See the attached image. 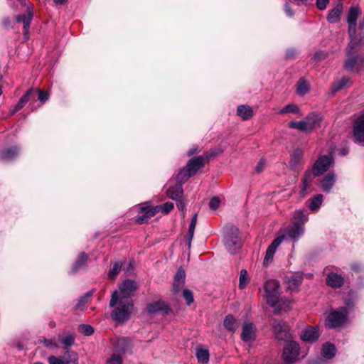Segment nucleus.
Instances as JSON below:
<instances>
[{
	"label": "nucleus",
	"mask_w": 364,
	"mask_h": 364,
	"mask_svg": "<svg viewBox=\"0 0 364 364\" xmlns=\"http://www.w3.org/2000/svg\"><path fill=\"white\" fill-rule=\"evenodd\" d=\"M323 196L321 194H317L309 199V208L311 211H316L323 202Z\"/></svg>",
	"instance_id": "nucleus-36"
},
{
	"label": "nucleus",
	"mask_w": 364,
	"mask_h": 364,
	"mask_svg": "<svg viewBox=\"0 0 364 364\" xmlns=\"http://www.w3.org/2000/svg\"><path fill=\"white\" fill-rule=\"evenodd\" d=\"M328 4L329 0H316V1L317 8L321 11L326 9Z\"/></svg>",
	"instance_id": "nucleus-58"
},
{
	"label": "nucleus",
	"mask_w": 364,
	"mask_h": 364,
	"mask_svg": "<svg viewBox=\"0 0 364 364\" xmlns=\"http://www.w3.org/2000/svg\"><path fill=\"white\" fill-rule=\"evenodd\" d=\"M48 363L49 364H78V355L74 351L67 350L60 357L50 356Z\"/></svg>",
	"instance_id": "nucleus-9"
},
{
	"label": "nucleus",
	"mask_w": 364,
	"mask_h": 364,
	"mask_svg": "<svg viewBox=\"0 0 364 364\" xmlns=\"http://www.w3.org/2000/svg\"><path fill=\"white\" fill-rule=\"evenodd\" d=\"M264 165V161L263 160H260L258 162V164L256 166V167H255L256 171L258 172V173L261 172L263 170Z\"/></svg>",
	"instance_id": "nucleus-64"
},
{
	"label": "nucleus",
	"mask_w": 364,
	"mask_h": 364,
	"mask_svg": "<svg viewBox=\"0 0 364 364\" xmlns=\"http://www.w3.org/2000/svg\"><path fill=\"white\" fill-rule=\"evenodd\" d=\"M140 212L142 215L136 218V223L141 225L146 223L149 219L154 216L158 213V208L142 205L140 208Z\"/></svg>",
	"instance_id": "nucleus-15"
},
{
	"label": "nucleus",
	"mask_w": 364,
	"mask_h": 364,
	"mask_svg": "<svg viewBox=\"0 0 364 364\" xmlns=\"http://www.w3.org/2000/svg\"><path fill=\"white\" fill-rule=\"evenodd\" d=\"M205 161L203 156H199L191 159L186 166L191 176L195 175L197 171L204 166Z\"/></svg>",
	"instance_id": "nucleus-20"
},
{
	"label": "nucleus",
	"mask_w": 364,
	"mask_h": 364,
	"mask_svg": "<svg viewBox=\"0 0 364 364\" xmlns=\"http://www.w3.org/2000/svg\"><path fill=\"white\" fill-rule=\"evenodd\" d=\"M303 228L300 224H298V223H294L284 231H279L277 237L274 239V252L276 251V247L282 242L286 237H289L291 239H296L303 233Z\"/></svg>",
	"instance_id": "nucleus-6"
},
{
	"label": "nucleus",
	"mask_w": 364,
	"mask_h": 364,
	"mask_svg": "<svg viewBox=\"0 0 364 364\" xmlns=\"http://www.w3.org/2000/svg\"><path fill=\"white\" fill-rule=\"evenodd\" d=\"M220 204V198L218 197H213L209 203V207L211 210H215L218 208Z\"/></svg>",
	"instance_id": "nucleus-54"
},
{
	"label": "nucleus",
	"mask_w": 364,
	"mask_h": 364,
	"mask_svg": "<svg viewBox=\"0 0 364 364\" xmlns=\"http://www.w3.org/2000/svg\"><path fill=\"white\" fill-rule=\"evenodd\" d=\"M296 93L299 96H304L310 91L309 82L304 78H300L296 85Z\"/></svg>",
	"instance_id": "nucleus-33"
},
{
	"label": "nucleus",
	"mask_w": 364,
	"mask_h": 364,
	"mask_svg": "<svg viewBox=\"0 0 364 364\" xmlns=\"http://www.w3.org/2000/svg\"><path fill=\"white\" fill-rule=\"evenodd\" d=\"M33 93V89L28 90L26 92V93L20 98L18 103L15 106L14 109L12 112V114H14L15 112H16L17 111H18L19 109L23 108L25 106V105L28 102V101L30 100Z\"/></svg>",
	"instance_id": "nucleus-35"
},
{
	"label": "nucleus",
	"mask_w": 364,
	"mask_h": 364,
	"mask_svg": "<svg viewBox=\"0 0 364 364\" xmlns=\"http://www.w3.org/2000/svg\"><path fill=\"white\" fill-rule=\"evenodd\" d=\"M196 355L200 363H207L209 360V352L207 349L198 348Z\"/></svg>",
	"instance_id": "nucleus-41"
},
{
	"label": "nucleus",
	"mask_w": 364,
	"mask_h": 364,
	"mask_svg": "<svg viewBox=\"0 0 364 364\" xmlns=\"http://www.w3.org/2000/svg\"><path fill=\"white\" fill-rule=\"evenodd\" d=\"M358 41L352 38L346 48L347 58L344 63V69L353 73H359L364 69V50H357Z\"/></svg>",
	"instance_id": "nucleus-2"
},
{
	"label": "nucleus",
	"mask_w": 364,
	"mask_h": 364,
	"mask_svg": "<svg viewBox=\"0 0 364 364\" xmlns=\"http://www.w3.org/2000/svg\"><path fill=\"white\" fill-rule=\"evenodd\" d=\"M294 217L295 220H296V223H298V224H304L306 221L308 220V216L303 210H296L294 213Z\"/></svg>",
	"instance_id": "nucleus-46"
},
{
	"label": "nucleus",
	"mask_w": 364,
	"mask_h": 364,
	"mask_svg": "<svg viewBox=\"0 0 364 364\" xmlns=\"http://www.w3.org/2000/svg\"><path fill=\"white\" fill-rule=\"evenodd\" d=\"M347 318V309L340 307L329 312L325 319V326L328 328H340L346 322Z\"/></svg>",
	"instance_id": "nucleus-4"
},
{
	"label": "nucleus",
	"mask_w": 364,
	"mask_h": 364,
	"mask_svg": "<svg viewBox=\"0 0 364 364\" xmlns=\"http://www.w3.org/2000/svg\"><path fill=\"white\" fill-rule=\"evenodd\" d=\"M122 264L120 262H115L108 272L109 278L112 279H114L116 276L119 273L122 269Z\"/></svg>",
	"instance_id": "nucleus-45"
},
{
	"label": "nucleus",
	"mask_w": 364,
	"mask_h": 364,
	"mask_svg": "<svg viewBox=\"0 0 364 364\" xmlns=\"http://www.w3.org/2000/svg\"><path fill=\"white\" fill-rule=\"evenodd\" d=\"M79 331L85 336H90L93 333L94 330L90 325L82 324L79 326Z\"/></svg>",
	"instance_id": "nucleus-48"
},
{
	"label": "nucleus",
	"mask_w": 364,
	"mask_h": 364,
	"mask_svg": "<svg viewBox=\"0 0 364 364\" xmlns=\"http://www.w3.org/2000/svg\"><path fill=\"white\" fill-rule=\"evenodd\" d=\"M320 332L318 326H307L300 333V338L304 342L314 343L318 340Z\"/></svg>",
	"instance_id": "nucleus-13"
},
{
	"label": "nucleus",
	"mask_w": 364,
	"mask_h": 364,
	"mask_svg": "<svg viewBox=\"0 0 364 364\" xmlns=\"http://www.w3.org/2000/svg\"><path fill=\"white\" fill-rule=\"evenodd\" d=\"M299 113L300 109L299 107L295 104H289L285 106L283 109L279 111L280 114L284 113Z\"/></svg>",
	"instance_id": "nucleus-47"
},
{
	"label": "nucleus",
	"mask_w": 364,
	"mask_h": 364,
	"mask_svg": "<svg viewBox=\"0 0 364 364\" xmlns=\"http://www.w3.org/2000/svg\"><path fill=\"white\" fill-rule=\"evenodd\" d=\"M345 304H346V306H344V307L347 309L348 312V310H353L355 308V303L350 299H346Z\"/></svg>",
	"instance_id": "nucleus-59"
},
{
	"label": "nucleus",
	"mask_w": 364,
	"mask_h": 364,
	"mask_svg": "<svg viewBox=\"0 0 364 364\" xmlns=\"http://www.w3.org/2000/svg\"><path fill=\"white\" fill-rule=\"evenodd\" d=\"M304 120L309 131L312 132L314 129L321 126L322 117L318 114L311 113L304 119Z\"/></svg>",
	"instance_id": "nucleus-27"
},
{
	"label": "nucleus",
	"mask_w": 364,
	"mask_h": 364,
	"mask_svg": "<svg viewBox=\"0 0 364 364\" xmlns=\"http://www.w3.org/2000/svg\"><path fill=\"white\" fill-rule=\"evenodd\" d=\"M87 256L85 253L82 252L81 253L76 262H75V264H73V268H72V272L73 273H75L76 272H77L79 269H82V267H84L87 263Z\"/></svg>",
	"instance_id": "nucleus-37"
},
{
	"label": "nucleus",
	"mask_w": 364,
	"mask_h": 364,
	"mask_svg": "<svg viewBox=\"0 0 364 364\" xmlns=\"http://www.w3.org/2000/svg\"><path fill=\"white\" fill-rule=\"evenodd\" d=\"M224 241L226 249L231 255L237 254L242 247L240 232L234 225L227 226Z\"/></svg>",
	"instance_id": "nucleus-3"
},
{
	"label": "nucleus",
	"mask_w": 364,
	"mask_h": 364,
	"mask_svg": "<svg viewBox=\"0 0 364 364\" xmlns=\"http://www.w3.org/2000/svg\"><path fill=\"white\" fill-rule=\"evenodd\" d=\"M326 283L328 287L338 289L344 284V278L338 274L331 272L327 275Z\"/></svg>",
	"instance_id": "nucleus-22"
},
{
	"label": "nucleus",
	"mask_w": 364,
	"mask_h": 364,
	"mask_svg": "<svg viewBox=\"0 0 364 364\" xmlns=\"http://www.w3.org/2000/svg\"><path fill=\"white\" fill-rule=\"evenodd\" d=\"M191 176V173H189L188 168L186 167L183 168L177 175L176 179L177 183L180 184H183L185 183Z\"/></svg>",
	"instance_id": "nucleus-44"
},
{
	"label": "nucleus",
	"mask_w": 364,
	"mask_h": 364,
	"mask_svg": "<svg viewBox=\"0 0 364 364\" xmlns=\"http://www.w3.org/2000/svg\"><path fill=\"white\" fill-rule=\"evenodd\" d=\"M273 262V242H271L266 252V255L263 261V266L267 267Z\"/></svg>",
	"instance_id": "nucleus-42"
},
{
	"label": "nucleus",
	"mask_w": 364,
	"mask_h": 364,
	"mask_svg": "<svg viewBox=\"0 0 364 364\" xmlns=\"http://www.w3.org/2000/svg\"><path fill=\"white\" fill-rule=\"evenodd\" d=\"M289 127L301 132H310L304 119L301 121H291L289 123Z\"/></svg>",
	"instance_id": "nucleus-39"
},
{
	"label": "nucleus",
	"mask_w": 364,
	"mask_h": 364,
	"mask_svg": "<svg viewBox=\"0 0 364 364\" xmlns=\"http://www.w3.org/2000/svg\"><path fill=\"white\" fill-rule=\"evenodd\" d=\"M158 208V212L161 210L164 214L168 213L173 208V203L171 202H166L162 205L156 206Z\"/></svg>",
	"instance_id": "nucleus-51"
},
{
	"label": "nucleus",
	"mask_w": 364,
	"mask_h": 364,
	"mask_svg": "<svg viewBox=\"0 0 364 364\" xmlns=\"http://www.w3.org/2000/svg\"><path fill=\"white\" fill-rule=\"evenodd\" d=\"M20 148L18 146H11L4 149L0 152L1 161H11L18 155Z\"/></svg>",
	"instance_id": "nucleus-25"
},
{
	"label": "nucleus",
	"mask_w": 364,
	"mask_h": 364,
	"mask_svg": "<svg viewBox=\"0 0 364 364\" xmlns=\"http://www.w3.org/2000/svg\"><path fill=\"white\" fill-rule=\"evenodd\" d=\"M328 55V53L325 51H318L314 54V58L316 60L321 61L327 58Z\"/></svg>",
	"instance_id": "nucleus-57"
},
{
	"label": "nucleus",
	"mask_w": 364,
	"mask_h": 364,
	"mask_svg": "<svg viewBox=\"0 0 364 364\" xmlns=\"http://www.w3.org/2000/svg\"><path fill=\"white\" fill-rule=\"evenodd\" d=\"M318 176L314 175L313 171H306L302 179L301 193L303 196L306 195L311 191V186L315 177Z\"/></svg>",
	"instance_id": "nucleus-21"
},
{
	"label": "nucleus",
	"mask_w": 364,
	"mask_h": 364,
	"mask_svg": "<svg viewBox=\"0 0 364 364\" xmlns=\"http://www.w3.org/2000/svg\"><path fill=\"white\" fill-rule=\"evenodd\" d=\"M107 364H122V358L119 355L114 354L107 360Z\"/></svg>",
	"instance_id": "nucleus-53"
},
{
	"label": "nucleus",
	"mask_w": 364,
	"mask_h": 364,
	"mask_svg": "<svg viewBox=\"0 0 364 364\" xmlns=\"http://www.w3.org/2000/svg\"><path fill=\"white\" fill-rule=\"evenodd\" d=\"M194 231L195 230H188V235H187V244L189 247H191V241H192V239L194 235Z\"/></svg>",
	"instance_id": "nucleus-62"
},
{
	"label": "nucleus",
	"mask_w": 364,
	"mask_h": 364,
	"mask_svg": "<svg viewBox=\"0 0 364 364\" xmlns=\"http://www.w3.org/2000/svg\"><path fill=\"white\" fill-rule=\"evenodd\" d=\"M183 296L184 299L186 301L188 305H190L193 302V291L190 289H185L183 291Z\"/></svg>",
	"instance_id": "nucleus-52"
},
{
	"label": "nucleus",
	"mask_w": 364,
	"mask_h": 364,
	"mask_svg": "<svg viewBox=\"0 0 364 364\" xmlns=\"http://www.w3.org/2000/svg\"><path fill=\"white\" fill-rule=\"evenodd\" d=\"M60 341L63 345V348L66 349L72 346L75 343V336L71 333H66L63 336H60Z\"/></svg>",
	"instance_id": "nucleus-40"
},
{
	"label": "nucleus",
	"mask_w": 364,
	"mask_h": 364,
	"mask_svg": "<svg viewBox=\"0 0 364 364\" xmlns=\"http://www.w3.org/2000/svg\"><path fill=\"white\" fill-rule=\"evenodd\" d=\"M261 296L264 299L269 306H273V282L267 280L260 290Z\"/></svg>",
	"instance_id": "nucleus-17"
},
{
	"label": "nucleus",
	"mask_w": 364,
	"mask_h": 364,
	"mask_svg": "<svg viewBox=\"0 0 364 364\" xmlns=\"http://www.w3.org/2000/svg\"><path fill=\"white\" fill-rule=\"evenodd\" d=\"M343 11V4L341 2H338L336 6L331 9L328 16L327 21L331 23H335L340 21L341 14Z\"/></svg>",
	"instance_id": "nucleus-29"
},
{
	"label": "nucleus",
	"mask_w": 364,
	"mask_h": 364,
	"mask_svg": "<svg viewBox=\"0 0 364 364\" xmlns=\"http://www.w3.org/2000/svg\"><path fill=\"white\" fill-rule=\"evenodd\" d=\"M277 284L274 282V314H284L292 309L293 301L276 293Z\"/></svg>",
	"instance_id": "nucleus-7"
},
{
	"label": "nucleus",
	"mask_w": 364,
	"mask_h": 364,
	"mask_svg": "<svg viewBox=\"0 0 364 364\" xmlns=\"http://www.w3.org/2000/svg\"><path fill=\"white\" fill-rule=\"evenodd\" d=\"M332 163V159L330 156L323 155L321 156L313 166L312 171L314 175L321 176L325 173L330 167Z\"/></svg>",
	"instance_id": "nucleus-11"
},
{
	"label": "nucleus",
	"mask_w": 364,
	"mask_h": 364,
	"mask_svg": "<svg viewBox=\"0 0 364 364\" xmlns=\"http://www.w3.org/2000/svg\"><path fill=\"white\" fill-rule=\"evenodd\" d=\"M146 310L149 314H156L158 312L167 314L170 311V309L164 302L158 301L149 304L146 306Z\"/></svg>",
	"instance_id": "nucleus-26"
},
{
	"label": "nucleus",
	"mask_w": 364,
	"mask_h": 364,
	"mask_svg": "<svg viewBox=\"0 0 364 364\" xmlns=\"http://www.w3.org/2000/svg\"><path fill=\"white\" fill-rule=\"evenodd\" d=\"M109 305L113 309L111 317L114 321L123 323L130 318L134 309L132 299H121L117 292H112Z\"/></svg>",
	"instance_id": "nucleus-1"
},
{
	"label": "nucleus",
	"mask_w": 364,
	"mask_h": 364,
	"mask_svg": "<svg viewBox=\"0 0 364 364\" xmlns=\"http://www.w3.org/2000/svg\"><path fill=\"white\" fill-rule=\"evenodd\" d=\"M353 37H355L357 38L358 45H357V50L360 51L359 49L360 44H364V35L358 38L356 36V33L355 35H353Z\"/></svg>",
	"instance_id": "nucleus-63"
},
{
	"label": "nucleus",
	"mask_w": 364,
	"mask_h": 364,
	"mask_svg": "<svg viewBox=\"0 0 364 364\" xmlns=\"http://www.w3.org/2000/svg\"><path fill=\"white\" fill-rule=\"evenodd\" d=\"M250 282V278L247 275L246 269H242L240 273L239 278V288L243 289Z\"/></svg>",
	"instance_id": "nucleus-43"
},
{
	"label": "nucleus",
	"mask_w": 364,
	"mask_h": 364,
	"mask_svg": "<svg viewBox=\"0 0 364 364\" xmlns=\"http://www.w3.org/2000/svg\"><path fill=\"white\" fill-rule=\"evenodd\" d=\"M137 284L132 279H125L119 285L117 290L113 292H117V295L121 299H132L133 293L136 290Z\"/></svg>",
	"instance_id": "nucleus-8"
},
{
	"label": "nucleus",
	"mask_w": 364,
	"mask_h": 364,
	"mask_svg": "<svg viewBox=\"0 0 364 364\" xmlns=\"http://www.w3.org/2000/svg\"><path fill=\"white\" fill-rule=\"evenodd\" d=\"M289 337V326L281 321L274 320V338L279 340H287Z\"/></svg>",
	"instance_id": "nucleus-14"
},
{
	"label": "nucleus",
	"mask_w": 364,
	"mask_h": 364,
	"mask_svg": "<svg viewBox=\"0 0 364 364\" xmlns=\"http://www.w3.org/2000/svg\"><path fill=\"white\" fill-rule=\"evenodd\" d=\"M304 164V152L299 149H295L290 154L289 166L291 169L296 170Z\"/></svg>",
	"instance_id": "nucleus-18"
},
{
	"label": "nucleus",
	"mask_w": 364,
	"mask_h": 364,
	"mask_svg": "<svg viewBox=\"0 0 364 364\" xmlns=\"http://www.w3.org/2000/svg\"><path fill=\"white\" fill-rule=\"evenodd\" d=\"M38 100H40V102L41 103H44L48 100L49 94L48 92L38 89Z\"/></svg>",
	"instance_id": "nucleus-55"
},
{
	"label": "nucleus",
	"mask_w": 364,
	"mask_h": 364,
	"mask_svg": "<svg viewBox=\"0 0 364 364\" xmlns=\"http://www.w3.org/2000/svg\"><path fill=\"white\" fill-rule=\"evenodd\" d=\"M303 279V273L299 272L287 277V289L291 291L296 290L301 284Z\"/></svg>",
	"instance_id": "nucleus-24"
},
{
	"label": "nucleus",
	"mask_w": 364,
	"mask_h": 364,
	"mask_svg": "<svg viewBox=\"0 0 364 364\" xmlns=\"http://www.w3.org/2000/svg\"><path fill=\"white\" fill-rule=\"evenodd\" d=\"M336 175L334 173H328L321 181V186L324 192H330L331 189L336 183Z\"/></svg>",
	"instance_id": "nucleus-28"
},
{
	"label": "nucleus",
	"mask_w": 364,
	"mask_h": 364,
	"mask_svg": "<svg viewBox=\"0 0 364 364\" xmlns=\"http://www.w3.org/2000/svg\"><path fill=\"white\" fill-rule=\"evenodd\" d=\"M43 344L45 345V346H46L47 348H58V345L56 343L55 339H43Z\"/></svg>",
	"instance_id": "nucleus-56"
},
{
	"label": "nucleus",
	"mask_w": 364,
	"mask_h": 364,
	"mask_svg": "<svg viewBox=\"0 0 364 364\" xmlns=\"http://www.w3.org/2000/svg\"><path fill=\"white\" fill-rule=\"evenodd\" d=\"M114 345L118 351L127 353L132 350L133 342L132 340L128 337H121L116 340Z\"/></svg>",
	"instance_id": "nucleus-19"
},
{
	"label": "nucleus",
	"mask_w": 364,
	"mask_h": 364,
	"mask_svg": "<svg viewBox=\"0 0 364 364\" xmlns=\"http://www.w3.org/2000/svg\"><path fill=\"white\" fill-rule=\"evenodd\" d=\"M186 274L183 269H179L174 277V283L173 284V291L174 293H178L180 291L181 286L185 282Z\"/></svg>",
	"instance_id": "nucleus-31"
},
{
	"label": "nucleus",
	"mask_w": 364,
	"mask_h": 364,
	"mask_svg": "<svg viewBox=\"0 0 364 364\" xmlns=\"http://www.w3.org/2000/svg\"><path fill=\"white\" fill-rule=\"evenodd\" d=\"M360 14L361 11L358 7H351L348 11L347 21L350 40L353 38V35H355L356 33L357 18Z\"/></svg>",
	"instance_id": "nucleus-12"
},
{
	"label": "nucleus",
	"mask_w": 364,
	"mask_h": 364,
	"mask_svg": "<svg viewBox=\"0 0 364 364\" xmlns=\"http://www.w3.org/2000/svg\"><path fill=\"white\" fill-rule=\"evenodd\" d=\"M336 352V346L330 343H326L323 346L322 348V355L324 358L327 359L333 358Z\"/></svg>",
	"instance_id": "nucleus-34"
},
{
	"label": "nucleus",
	"mask_w": 364,
	"mask_h": 364,
	"mask_svg": "<svg viewBox=\"0 0 364 364\" xmlns=\"http://www.w3.org/2000/svg\"><path fill=\"white\" fill-rule=\"evenodd\" d=\"M225 328L230 331H235L237 328L235 318L232 315H228L223 322Z\"/></svg>",
	"instance_id": "nucleus-38"
},
{
	"label": "nucleus",
	"mask_w": 364,
	"mask_h": 364,
	"mask_svg": "<svg viewBox=\"0 0 364 364\" xmlns=\"http://www.w3.org/2000/svg\"><path fill=\"white\" fill-rule=\"evenodd\" d=\"M196 223H197V214H195L191 219V222L190 223L188 230H195Z\"/></svg>",
	"instance_id": "nucleus-61"
},
{
	"label": "nucleus",
	"mask_w": 364,
	"mask_h": 364,
	"mask_svg": "<svg viewBox=\"0 0 364 364\" xmlns=\"http://www.w3.org/2000/svg\"><path fill=\"white\" fill-rule=\"evenodd\" d=\"M166 193L168 196L172 200L182 199L183 196L182 185L177 183L175 186L170 187Z\"/></svg>",
	"instance_id": "nucleus-30"
},
{
	"label": "nucleus",
	"mask_w": 364,
	"mask_h": 364,
	"mask_svg": "<svg viewBox=\"0 0 364 364\" xmlns=\"http://www.w3.org/2000/svg\"><path fill=\"white\" fill-rule=\"evenodd\" d=\"M176 201V205H177V208L179 210H181V212H184L185 209H186V205H185V203L183 200V198L182 199H178Z\"/></svg>",
	"instance_id": "nucleus-60"
},
{
	"label": "nucleus",
	"mask_w": 364,
	"mask_h": 364,
	"mask_svg": "<svg viewBox=\"0 0 364 364\" xmlns=\"http://www.w3.org/2000/svg\"><path fill=\"white\" fill-rule=\"evenodd\" d=\"M33 17V7L30 4L26 11V13L22 15H18L16 16V21L19 23H23V33L26 35L28 32V28L30 26V23Z\"/></svg>",
	"instance_id": "nucleus-16"
},
{
	"label": "nucleus",
	"mask_w": 364,
	"mask_h": 364,
	"mask_svg": "<svg viewBox=\"0 0 364 364\" xmlns=\"http://www.w3.org/2000/svg\"><path fill=\"white\" fill-rule=\"evenodd\" d=\"M353 137L355 143L364 144V115L357 118L353 126Z\"/></svg>",
	"instance_id": "nucleus-10"
},
{
	"label": "nucleus",
	"mask_w": 364,
	"mask_h": 364,
	"mask_svg": "<svg viewBox=\"0 0 364 364\" xmlns=\"http://www.w3.org/2000/svg\"><path fill=\"white\" fill-rule=\"evenodd\" d=\"M90 296H91V294L87 293L85 295L80 297V299L78 300L77 304L75 306V308L77 309H82L88 302V301L90 299Z\"/></svg>",
	"instance_id": "nucleus-49"
},
{
	"label": "nucleus",
	"mask_w": 364,
	"mask_h": 364,
	"mask_svg": "<svg viewBox=\"0 0 364 364\" xmlns=\"http://www.w3.org/2000/svg\"><path fill=\"white\" fill-rule=\"evenodd\" d=\"M348 82V79L346 78V77H343L340 81H338V82L334 84L333 89H332L333 92H336L343 89V87H345L346 86Z\"/></svg>",
	"instance_id": "nucleus-50"
},
{
	"label": "nucleus",
	"mask_w": 364,
	"mask_h": 364,
	"mask_svg": "<svg viewBox=\"0 0 364 364\" xmlns=\"http://www.w3.org/2000/svg\"><path fill=\"white\" fill-rule=\"evenodd\" d=\"M300 346L294 341L287 342L283 348L282 360L285 364H294L299 360Z\"/></svg>",
	"instance_id": "nucleus-5"
},
{
	"label": "nucleus",
	"mask_w": 364,
	"mask_h": 364,
	"mask_svg": "<svg viewBox=\"0 0 364 364\" xmlns=\"http://www.w3.org/2000/svg\"><path fill=\"white\" fill-rule=\"evenodd\" d=\"M237 113L243 120H248L253 116V109L249 105H242L237 107Z\"/></svg>",
	"instance_id": "nucleus-32"
},
{
	"label": "nucleus",
	"mask_w": 364,
	"mask_h": 364,
	"mask_svg": "<svg viewBox=\"0 0 364 364\" xmlns=\"http://www.w3.org/2000/svg\"><path fill=\"white\" fill-rule=\"evenodd\" d=\"M255 338V328L252 323H245L242 326L241 338L245 342L253 341Z\"/></svg>",
	"instance_id": "nucleus-23"
}]
</instances>
